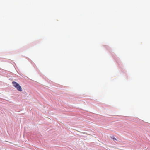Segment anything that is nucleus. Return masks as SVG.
<instances>
[{"instance_id":"1","label":"nucleus","mask_w":150,"mask_h":150,"mask_svg":"<svg viewBox=\"0 0 150 150\" xmlns=\"http://www.w3.org/2000/svg\"><path fill=\"white\" fill-rule=\"evenodd\" d=\"M12 84L13 86L15 87L18 91L21 92L22 91V90L21 86L16 82L13 81L12 82Z\"/></svg>"},{"instance_id":"2","label":"nucleus","mask_w":150,"mask_h":150,"mask_svg":"<svg viewBox=\"0 0 150 150\" xmlns=\"http://www.w3.org/2000/svg\"><path fill=\"white\" fill-rule=\"evenodd\" d=\"M112 138L114 140H117L116 139V138H115L114 137H112Z\"/></svg>"}]
</instances>
